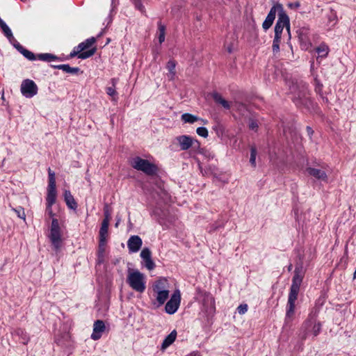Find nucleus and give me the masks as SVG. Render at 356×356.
Masks as SVG:
<instances>
[{
  "label": "nucleus",
  "instance_id": "obj_1",
  "mask_svg": "<svg viewBox=\"0 0 356 356\" xmlns=\"http://www.w3.org/2000/svg\"><path fill=\"white\" fill-rule=\"evenodd\" d=\"M291 99L299 108L309 110L313 108V100L310 97L308 84L302 80H292L289 85Z\"/></svg>",
  "mask_w": 356,
  "mask_h": 356
},
{
  "label": "nucleus",
  "instance_id": "obj_2",
  "mask_svg": "<svg viewBox=\"0 0 356 356\" xmlns=\"http://www.w3.org/2000/svg\"><path fill=\"white\" fill-rule=\"evenodd\" d=\"M304 275L305 271L302 264L301 263L297 264L294 270V275L292 279V283L290 287L286 304L285 317V320L286 321H291L294 316L296 301L298 299L300 287L302 284Z\"/></svg>",
  "mask_w": 356,
  "mask_h": 356
},
{
  "label": "nucleus",
  "instance_id": "obj_3",
  "mask_svg": "<svg viewBox=\"0 0 356 356\" xmlns=\"http://www.w3.org/2000/svg\"><path fill=\"white\" fill-rule=\"evenodd\" d=\"M168 280L165 278H160L154 282L152 285V291L155 300H152V305L159 308L162 306L169 298V290L167 289Z\"/></svg>",
  "mask_w": 356,
  "mask_h": 356
},
{
  "label": "nucleus",
  "instance_id": "obj_4",
  "mask_svg": "<svg viewBox=\"0 0 356 356\" xmlns=\"http://www.w3.org/2000/svg\"><path fill=\"white\" fill-rule=\"evenodd\" d=\"M321 323L317 321L316 316L310 314L301 326L300 338L305 340L310 336L313 338L317 337L321 331Z\"/></svg>",
  "mask_w": 356,
  "mask_h": 356
},
{
  "label": "nucleus",
  "instance_id": "obj_5",
  "mask_svg": "<svg viewBox=\"0 0 356 356\" xmlns=\"http://www.w3.org/2000/svg\"><path fill=\"white\" fill-rule=\"evenodd\" d=\"M127 282L137 292L143 293L146 289L145 276L138 270H132L129 268Z\"/></svg>",
  "mask_w": 356,
  "mask_h": 356
},
{
  "label": "nucleus",
  "instance_id": "obj_6",
  "mask_svg": "<svg viewBox=\"0 0 356 356\" xmlns=\"http://www.w3.org/2000/svg\"><path fill=\"white\" fill-rule=\"evenodd\" d=\"M13 46L29 60L33 61L36 60L37 58L45 62L61 60L60 58L49 53H42L38 54V55H35L31 51L25 49L18 42H16V43H15Z\"/></svg>",
  "mask_w": 356,
  "mask_h": 356
},
{
  "label": "nucleus",
  "instance_id": "obj_7",
  "mask_svg": "<svg viewBox=\"0 0 356 356\" xmlns=\"http://www.w3.org/2000/svg\"><path fill=\"white\" fill-rule=\"evenodd\" d=\"M131 165L136 170L145 173L147 175H154L157 172V167L154 163H150L147 159H143L139 156H136L131 161Z\"/></svg>",
  "mask_w": 356,
  "mask_h": 356
},
{
  "label": "nucleus",
  "instance_id": "obj_8",
  "mask_svg": "<svg viewBox=\"0 0 356 356\" xmlns=\"http://www.w3.org/2000/svg\"><path fill=\"white\" fill-rule=\"evenodd\" d=\"M276 15H277L278 18L280 17L281 15L284 16L287 15L284 9L283 6L278 2L275 3L271 7L269 13L267 15V17L262 24V28L264 31H267L271 27L275 19Z\"/></svg>",
  "mask_w": 356,
  "mask_h": 356
},
{
  "label": "nucleus",
  "instance_id": "obj_9",
  "mask_svg": "<svg viewBox=\"0 0 356 356\" xmlns=\"http://www.w3.org/2000/svg\"><path fill=\"white\" fill-rule=\"evenodd\" d=\"M196 299L202 302L204 309L207 312H212L215 310V300L213 296L200 287L196 289Z\"/></svg>",
  "mask_w": 356,
  "mask_h": 356
},
{
  "label": "nucleus",
  "instance_id": "obj_10",
  "mask_svg": "<svg viewBox=\"0 0 356 356\" xmlns=\"http://www.w3.org/2000/svg\"><path fill=\"white\" fill-rule=\"evenodd\" d=\"M49 238L54 249L58 250L61 244V232L58 220L56 218L52 219Z\"/></svg>",
  "mask_w": 356,
  "mask_h": 356
},
{
  "label": "nucleus",
  "instance_id": "obj_11",
  "mask_svg": "<svg viewBox=\"0 0 356 356\" xmlns=\"http://www.w3.org/2000/svg\"><path fill=\"white\" fill-rule=\"evenodd\" d=\"M49 184L47 187V196L46 204L53 205L56 200L55 173L50 168L48 170Z\"/></svg>",
  "mask_w": 356,
  "mask_h": 356
},
{
  "label": "nucleus",
  "instance_id": "obj_12",
  "mask_svg": "<svg viewBox=\"0 0 356 356\" xmlns=\"http://www.w3.org/2000/svg\"><path fill=\"white\" fill-rule=\"evenodd\" d=\"M22 95L26 98H32L37 95L38 88L36 83L31 79H24L20 86Z\"/></svg>",
  "mask_w": 356,
  "mask_h": 356
},
{
  "label": "nucleus",
  "instance_id": "obj_13",
  "mask_svg": "<svg viewBox=\"0 0 356 356\" xmlns=\"http://www.w3.org/2000/svg\"><path fill=\"white\" fill-rule=\"evenodd\" d=\"M284 28H286L289 38H291V31H290V19L288 15L284 16L281 15L280 17L277 19V21L275 26V36L282 38V34L284 30Z\"/></svg>",
  "mask_w": 356,
  "mask_h": 356
},
{
  "label": "nucleus",
  "instance_id": "obj_14",
  "mask_svg": "<svg viewBox=\"0 0 356 356\" xmlns=\"http://www.w3.org/2000/svg\"><path fill=\"white\" fill-rule=\"evenodd\" d=\"M181 293L179 290H175L172 294L170 300L166 302L165 312L168 314H174L180 305Z\"/></svg>",
  "mask_w": 356,
  "mask_h": 356
},
{
  "label": "nucleus",
  "instance_id": "obj_15",
  "mask_svg": "<svg viewBox=\"0 0 356 356\" xmlns=\"http://www.w3.org/2000/svg\"><path fill=\"white\" fill-rule=\"evenodd\" d=\"M140 257L143 260L141 262L142 265L145 266L147 270H153L156 265L152 259V252L148 248H144L140 252Z\"/></svg>",
  "mask_w": 356,
  "mask_h": 356
},
{
  "label": "nucleus",
  "instance_id": "obj_16",
  "mask_svg": "<svg viewBox=\"0 0 356 356\" xmlns=\"http://www.w3.org/2000/svg\"><path fill=\"white\" fill-rule=\"evenodd\" d=\"M177 140L180 146L181 150H187L192 146L197 145L199 147L200 143L198 140H193L191 136L182 135L177 137Z\"/></svg>",
  "mask_w": 356,
  "mask_h": 356
},
{
  "label": "nucleus",
  "instance_id": "obj_17",
  "mask_svg": "<svg viewBox=\"0 0 356 356\" xmlns=\"http://www.w3.org/2000/svg\"><path fill=\"white\" fill-rule=\"evenodd\" d=\"M143 245V241L139 236L133 235L127 241V247L129 253L137 252Z\"/></svg>",
  "mask_w": 356,
  "mask_h": 356
},
{
  "label": "nucleus",
  "instance_id": "obj_18",
  "mask_svg": "<svg viewBox=\"0 0 356 356\" xmlns=\"http://www.w3.org/2000/svg\"><path fill=\"white\" fill-rule=\"evenodd\" d=\"M105 330V324L102 320H97L93 325V332L91 338L93 340H98L102 337V332Z\"/></svg>",
  "mask_w": 356,
  "mask_h": 356
},
{
  "label": "nucleus",
  "instance_id": "obj_19",
  "mask_svg": "<svg viewBox=\"0 0 356 356\" xmlns=\"http://www.w3.org/2000/svg\"><path fill=\"white\" fill-rule=\"evenodd\" d=\"M307 173L315 179L321 181H327V175L324 170L309 167L307 168Z\"/></svg>",
  "mask_w": 356,
  "mask_h": 356
},
{
  "label": "nucleus",
  "instance_id": "obj_20",
  "mask_svg": "<svg viewBox=\"0 0 356 356\" xmlns=\"http://www.w3.org/2000/svg\"><path fill=\"white\" fill-rule=\"evenodd\" d=\"M0 29L3 35L7 38L10 43L13 45L17 40L14 38L13 32L6 23L0 18Z\"/></svg>",
  "mask_w": 356,
  "mask_h": 356
},
{
  "label": "nucleus",
  "instance_id": "obj_21",
  "mask_svg": "<svg viewBox=\"0 0 356 356\" xmlns=\"http://www.w3.org/2000/svg\"><path fill=\"white\" fill-rule=\"evenodd\" d=\"M64 200L68 208L73 210L76 209L77 203L70 191L65 190L64 191Z\"/></svg>",
  "mask_w": 356,
  "mask_h": 356
},
{
  "label": "nucleus",
  "instance_id": "obj_22",
  "mask_svg": "<svg viewBox=\"0 0 356 356\" xmlns=\"http://www.w3.org/2000/svg\"><path fill=\"white\" fill-rule=\"evenodd\" d=\"M51 67L54 69L61 70L63 72L69 74H77L80 72V68L78 67H70L68 64H61V65H51Z\"/></svg>",
  "mask_w": 356,
  "mask_h": 356
},
{
  "label": "nucleus",
  "instance_id": "obj_23",
  "mask_svg": "<svg viewBox=\"0 0 356 356\" xmlns=\"http://www.w3.org/2000/svg\"><path fill=\"white\" fill-rule=\"evenodd\" d=\"M177 331L174 330L167 337H165L161 344V350H165L168 347L172 344L177 338Z\"/></svg>",
  "mask_w": 356,
  "mask_h": 356
},
{
  "label": "nucleus",
  "instance_id": "obj_24",
  "mask_svg": "<svg viewBox=\"0 0 356 356\" xmlns=\"http://www.w3.org/2000/svg\"><path fill=\"white\" fill-rule=\"evenodd\" d=\"M309 29L306 26L298 27L297 29L296 33L300 42L306 43L309 40Z\"/></svg>",
  "mask_w": 356,
  "mask_h": 356
},
{
  "label": "nucleus",
  "instance_id": "obj_25",
  "mask_svg": "<svg viewBox=\"0 0 356 356\" xmlns=\"http://www.w3.org/2000/svg\"><path fill=\"white\" fill-rule=\"evenodd\" d=\"M211 97L216 104H220L224 108L229 109L230 104L225 100L220 94L217 92H213L211 94Z\"/></svg>",
  "mask_w": 356,
  "mask_h": 356
},
{
  "label": "nucleus",
  "instance_id": "obj_26",
  "mask_svg": "<svg viewBox=\"0 0 356 356\" xmlns=\"http://www.w3.org/2000/svg\"><path fill=\"white\" fill-rule=\"evenodd\" d=\"M152 216L156 220V221L160 225H163L166 216V213L163 210L161 209L160 208L155 207L152 212Z\"/></svg>",
  "mask_w": 356,
  "mask_h": 356
},
{
  "label": "nucleus",
  "instance_id": "obj_27",
  "mask_svg": "<svg viewBox=\"0 0 356 356\" xmlns=\"http://www.w3.org/2000/svg\"><path fill=\"white\" fill-rule=\"evenodd\" d=\"M108 226H109V221L106 220H102V225L99 229V240H106V237L108 235Z\"/></svg>",
  "mask_w": 356,
  "mask_h": 356
},
{
  "label": "nucleus",
  "instance_id": "obj_28",
  "mask_svg": "<svg viewBox=\"0 0 356 356\" xmlns=\"http://www.w3.org/2000/svg\"><path fill=\"white\" fill-rule=\"evenodd\" d=\"M106 244V240H99V246H98V262L102 263L104 261V254H105V247Z\"/></svg>",
  "mask_w": 356,
  "mask_h": 356
},
{
  "label": "nucleus",
  "instance_id": "obj_29",
  "mask_svg": "<svg viewBox=\"0 0 356 356\" xmlns=\"http://www.w3.org/2000/svg\"><path fill=\"white\" fill-rule=\"evenodd\" d=\"M181 118L184 123L189 124H193L194 122L200 120V118L197 116L192 115L188 113H185L182 114Z\"/></svg>",
  "mask_w": 356,
  "mask_h": 356
},
{
  "label": "nucleus",
  "instance_id": "obj_30",
  "mask_svg": "<svg viewBox=\"0 0 356 356\" xmlns=\"http://www.w3.org/2000/svg\"><path fill=\"white\" fill-rule=\"evenodd\" d=\"M131 1L136 10H139L142 14L145 13V8L143 3L145 2L146 0H131Z\"/></svg>",
  "mask_w": 356,
  "mask_h": 356
},
{
  "label": "nucleus",
  "instance_id": "obj_31",
  "mask_svg": "<svg viewBox=\"0 0 356 356\" xmlns=\"http://www.w3.org/2000/svg\"><path fill=\"white\" fill-rule=\"evenodd\" d=\"M15 333L16 335H17L20 337L21 343H22L23 344H26L28 343L29 337H28L26 332L24 330H22L21 328L17 329L15 331Z\"/></svg>",
  "mask_w": 356,
  "mask_h": 356
},
{
  "label": "nucleus",
  "instance_id": "obj_32",
  "mask_svg": "<svg viewBox=\"0 0 356 356\" xmlns=\"http://www.w3.org/2000/svg\"><path fill=\"white\" fill-rule=\"evenodd\" d=\"M316 52L320 57L325 58L329 52L328 47L324 44H322L316 48Z\"/></svg>",
  "mask_w": 356,
  "mask_h": 356
},
{
  "label": "nucleus",
  "instance_id": "obj_33",
  "mask_svg": "<svg viewBox=\"0 0 356 356\" xmlns=\"http://www.w3.org/2000/svg\"><path fill=\"white\" fill-rule=\"evenodd\" d=\"M175 67L176 62L173 60H170L166 65V68L170 72V79H172L175 75Z\"/></svg>",
  "mask_w": 356,
  "mask_h": 356
},
{
  "label": "nucleus",
  "instance_id": "obj_34",
  "mask_svg": "<svg viewBox=\"0 0 356 356\" xmlns=\"http://www.w3.org/2000/svg\"><path fill=\"white\" fill-rule=\"evenodd\" d=\"M95 51H96L95 48L90 49L86 51H82L79 52V54H78V58L80 59H82V60L91 57L92 56H93L95 54Z\"/></svg>",
  "mask_w": 356,
  "mask_h": 356
},
{
  "label": "nucleus",
  "instance_id": "obj_35",
  "mask_svg": "<svg viewBox=\"0 0 356 356\" xmlns=\"http://www.w3.org/2000/svg\"><path fill=\"white\" fill-rule=\"evenodd\" d=\"M158 29L159 31V42L160 44L164 42L165 35V26L161 22H158Z\"/></svg>",
  "mask_w": 356,
  "mask_h": 356
},
{
  "label": "nucleus",
  "instance_id": "obj_36",
  "mask_svg": "<svg viewBox=\"0 0 356 356\" xmlns=\"http://www.w3.org/2000/svg\"><path fill=\"white\" fill-rule=\"evenodd\" d=\"M314 91L319 96H322L323 85L316 77L314 80Z\"/></svg>",
  "mask_w": 356,
  "mask_h": 356
},
{
  "label": "nucleus",
  "instance_id": "obj_37",
  "mask_svg": "<svg viewBox=\"0 0 356 356\" xmlns=\"http://www.w3.org/2000/svg\"><path fill=\"white\" fill-rule=\"evenodd\" d=\"M111 83H112V86L107 87L106 89V93L108 95L113 97V96L117 95V92L115 90V84L117 83L116 79H115V78L111 79Z\"/></svg>",
  "mask_w": 356,
  "mask_h": 356
},
{
  "label": "nucleus",
  "instance_id": "obj_38",
  "mask_svg": "<svg viewBox=\"0 0 356 356\" xmlns=\"http://www.w3.org/2000/svg\"><path fill=\"white\" fill-rule=\"evenodd\" d=\"M256 156H257V149L255 147L252 146L250 148V163L254 168L256 167Z\"/></svg>",
  "mask_w": 356,
  "mask_h": 356
},
{
  "label": "nucleus",
  "instance_id": "obj_39",
  "mask_svg": "<svg viewBox=\"0 0 356 356\" xmlns=\"http://www.w3.org/2000/svg\"><path fill=\"white\" fill-rule=\"evenodd\" d=\"M280 41H281L280 38L274 37V39L273 40V45H272L273 52L274 54H276L280 51Z\"/></svg>",
  "mask_w": 356,
  "mask_h": 356
},
{
  "label": "nucleus",
  "instance_id": "obj_40",
  "mask_svg": "<svg viewBox=\"0 0 356 356\" xmlns=\"http://www.w3.org/2000/svg\"><path fill=\"white\" fill-rule=\"evenodd\" d=\"M13 211L17 214L18 218H19L21 219H23V220H25L26 215H25V213H24V209L22 207H17L15 209H13Z\"/></svg>",
  "mask_w": 356,
  "mask_h": 356
},
{
  "label": "nucleus",
  "instance_id": "obj_41",
  "mask_svg": "<svg viewBox=\"0 0 356 356\" xmlns=\"http://www.w3.org/2000/svg\"><path fill=\"white\" fill-rule=\"evenodd\" d=\"M196 132L197 134L200 136H202L203 138H207L209 134H208V130L206 127H198L197 129H196Z\"/></svg>",
  "mask_w": 356,
  "mask_h": 356
},
{
  "label": "nucleus",
  "instance_id": "obj_42",
  "mask_svg": "<svg viewBox=\"0 0 356 356\" xmlns=\"http://www.w3.org/2000/svg\"><path fill=\"white\" fill-rule=\"evenodd\" d=\"M198 168L203 176L209 175V174L212 173V168L211 166H209L208 168H203L201 165V163H199Z\"/></svg>",
  "mask_w": 356,
  "mask_h": 356
},
{
  "label": "nucleus",
  "instance_id": "obj_43",
  "mask_svg": "<svg viewBox=\"0 0 356 356\" xmlns=\"http://www.w3.org/2000/svg\"><path fill=\"white\" fill-rule=\"evenodd\" d=\"M248 306L247 304H241L238 307H237V312L239 314H244L245 313L247 312L248 311Z\"/></svg>",
  "mask_w": 356,
  "mask_h": 356
},
{
  "label": "nucleus",
  "instance_id": "obj_44",
  "mask_svg": "<svg viewBox=\"0 0 356 356\" xmlns=\"http://www.w3.org/2000/svg\"><path fill=\"white\" fill-rule=\"evenodd\" d=\"M249 129L253 131H257L258 129V124L256 120L253 119H250L249 120V124H248Z\"/></svg>",
  "mask_w": 356,
  "mask_h": 356
},
{
  "label": "nucleus",
  "instance_id": "obj_45",
  "mask_svg": "<svg viewBox=\"0 0 356 356\" xmlns=\"http://www.w3.org/2000/svg\"><path fill=\"white\" fill-rule=\"evenodd\" d=\"M95 42L96 38L94 37H91L90 38L86 39L83 42L85 44L86 48L88 49Z\"/></svg>",
  "mask_w": 356,
  "mask_h": 356
},
{
  "label": "nucleus",
  "instance_id": "obj_46",
  "mask_svg": "<svg viewBox=\"0 0 356 356\" xmlns=\"http://www.w3.org/2000/svg\"><path fill=\"white\" fill-rule=\"evenodd\" d=\"M104 218L103 219V220H107V221L110 222L111 213L108 210V206L107 204H106L104 208Z\"/></svg>",
  "mask_w": 356,
  "mask_h": 356
},
{
  "label": "nucleus",
  "instance_id": "obj_47",
  "mask_svg": "<svg viewBox=\"0 0 356 356\" xmlns=\"http://www.w3.org/2000/svg\"><path fill=\"white\" fill-rule=\"evenodd\" d=\"M300 6V3L298 1L293 2V3H289L288 4V7L291 9H297Z\"/></svg>",
  "mask_w": 356,
  "mask_h": 356
},
{
  "label": "nucleus",
  "instance_id": "obj_48",
  "mask_svg": "<svg viewBox=\"0 0 356 356\" xmlns=\"http://www.w3.org/2000/svg\"><path fill=\"white\" fill-rule=\"evenodd\" d=\"M46 205H47V207H46L47 212L48 213V214L50 217H53L54 216V213H53V211H52L53 205H49V204H46Z\"/></svg>",
  "mask_w": 356,
  "mask_h": 356
},
{
  "label": "nucleus",
  "instance_id": "obj_49",
  "mask_svg": "<svg viewBox=\"0 0 356 356\" xmlns=\"http://www.w3.org/2000/svg\"><path fill=\"white\" fill-rule=\"evenodd\" d=\"M77 49L79 50V52L82 51H84L85 49H86V47H85V44L84 42H81L77 47H76Z\"/></svg>",
  "mask_w": 356,
  "mask_h": 356
},
{
  "label": "nucleus",
  "instance_id": "obj_50",
  "mask_svg": "<svg viewBox=\"0 0 356 356\" xmlns=\"http://www.w3.org/2000/svg\"><path fill=\"white\" fill-rule=\"evenodd\" d=\"M306 131H307L308 136L311 138L312 135H313V134H314L313 129H312V127L307 126L306 127Z\"/></svg>",
  "mask_w": 356,
  "mask_h": 356
},
{
  "label": "nucleus",
  "instance_id": "obj_51",
  "mask_svg": "<svg viewBox=\"0 0 356 356\" xmlns=\"http://www.w3.org/2000/svg\"><path fill=\"white\" fill-rule=\"evenodd\" d=\"M222 227V223H218V224L216 223V224H213V225H212V227H211V230H216V229H218V228Z\"/></svg>",
  "mask_w": 356,
  "mask_h": 356
},
{
  "label": "nucleus",
  "instance_id": "obj_52",
  "mask_svg": "<svg viewBox=\"0 0 356 356\" xmlns=\"http://www.w3.org/2000/svg\"><path fill=\"white\" fill-rule=\"evenodd\" d=\"M79 54V50H78V49H77V51H75V49H74V50L70 53V56L71 58L74 57V56H78V54Z\"/></svg>",
  "mask_w": 356,
  "mask_h": 356
},
{
  "label": "nucleus",
  "instance_id": "obj_53",
  "mask_svg": "<svg viewBox=\"0 0 356 356\" xmlns=\"http://www.w3.org/2000/svg\"><path fill=\"white\" fill-rule=\"evenodd\" d=\"M321 98L322 99V101L324 104H329V100L327 99V97H325L323 95V93L322 94V96H320Z\"/></svg>",
  "mask_w": 356,
  "mask_h": 356
},
{
  "label": "nucleus",
  "instance_id": "obj_54",
  "mask_svg": "<svg viewBox=\"0 0 356 356\" xmlns=\"http://www.w3.org/2000/svg\"><path fill=\"white\" fill-rule=\"evenodd\" d=\"M292 268H293V266L291 264H290L289 266H288L287 269L289 271H291L292 270Z\"/></svg>",
  "mask_w": 356,
  "mask_h": 356
},
{
  "label": "nucleus",
  "instance_id": "obj_55",
  "mask_svg": "<svg viewBox=\"0 0 356 356\" xmlns=\"http://www.w3.org/2000/svg\"><path fill=\"white\" fill-rule=\"evenodd\" d=\"M104 30H102L98 35H97V38H99L101 37L103 34H104Z\"/></svg>",
  "mask_w": 356,
  "mask_h": 356
},
{
  "label": "nucleus",
  "instance_id": "obj_56",
  "mask_svg": "<svg viewBox=\"0 0 356 356\" xmlns=\"http://www.w3.org/2000/svg\"><path fill=\"white\" fill-rule=\"evenodd\" d=\"M217 127H218L217 126L214 127H213V129H215V130H216V129H217Z\"/></svg>",
  "mask_w": 356,
  "mask_h": 356
}]
</instances>
